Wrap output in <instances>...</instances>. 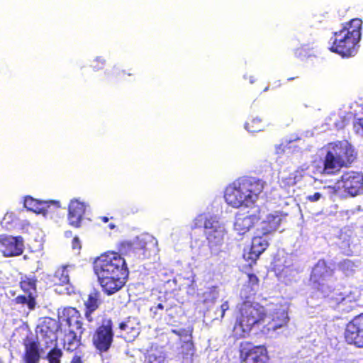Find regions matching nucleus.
<instances>
[{
	"label": "nucleus",
	"mask_w": 363,
	"mask_h": 363,
	"mask_svg": "<svg viewBox=\"0 0 363 363\" xmlns=\"http://www.w3.org/2000/svg\"><path fill=\"white\" fill-rule=\"evenodd\" d=\"M94 269L102 291L108 296L120 291L129 274L124 257L116 251H107L96 257Z\"/></svg>",
	"instance_id": "f257e3e1"
},
{
	"label": "nucleus",
	"mask_w": 363,
	"mask_h": 363,
	"mask_svg": "<svg viewBox=\"0 0 363 363\" xmlns=\"http://www.w3.org/2000/svg\"><path fill=\"white\" fill-rule=\"evenodd\" d=\"M61 328L60 321L50 318L44 317L36 328V333L43 342L40 348V342L33 337L30 330L23 329L25 334L22 338L24 352L22 356L23 363H40L41 352L48 350L58 342V332Z\"/></svg>",
	"instance_id": "f03ea898"
},
{
	"label": "nucleus",
	"mask_w": 363,
	"mask_h": 363,
	"mask_svg": "<svg viewBox=\"0 0 363 363\" xmlns=\"http://www.w3.org/2000/svg\"><path fill=\"white\" fill-rule=\"evenodd\" d=\"M265 182L252 177H240L229 184L225 190L226 203L233 208L253 205L263 191Z\"/></svg>",
	"instance_id": "7ed1b4c3"
},
{
	"label": "nucleus",
	"mask_w": 363,
	"mask_h": 363,
	"mask_svg": "<svg viewBox=\"0 0 363 363\" xmlns=\"http://www.w3.org/2000/svg\"><path fill=\"white\" fill-rule=\"evenodd\" d=\"M323 151V165L316 167V172L323 175H336L356 159L354 149L347 140L329 143Z\"/></svg>",
	"instance_id": "20e7f679"
},
{
	"label": "nucleus",
	"mask_w": 363,
	"mask_h": 363,
	"mask_svg": "<svg viewBox=\"0 0 363 363\" xmlns=\"http://www.w3.org/2000/svg\"><path fill=\"white\" fill-rule=\"evenodd\" d=\"M362 26V20L357 18L344 23L340 30L333 33L330 50L342 57H354L358 51Z\"/></svg>",
	"instance_id": "39448f33"
},
{
	"label": "nucleus",
	"mask_w": 363,
	"mask_h": 363,
	"mask_svg": "<svg viewBox=\"0 0 363 363\" xmlns=\"http://www.w3.org/2000/svg\"><path fill=\"white\" fill-rule=\"evenodd\" d=\"M267 313L257 303L245 301L237 306L235 322L233 332L238 338L250 335L253 327L265 323Z\"/></svg>",
	"instance_id": "423d86ee"
},
{
	"label": "nucleus",
	"mask_w": 363,
	"mask_h": 363,
	"mask_svg": "<svg viewBox=\"0 0 363 363\" xmlns=\"http://www.w3.org/2000/svg\"><path fill=\"white\" fill-rule=\"evenodd\" d=\"M201 227L204 228V234L211 247L222 244L224 230L216 217L199 215L194 220L192 228Z\"/></svg>",
	"instance_id": "0eeeda50"
},
{
	"label": "nucleus",
	"mask_w": 363,
	"mask_h": 363,
	"mask_svg": "<svg viewBox=\"0 0 363 363\" xmlns=\"http://www.w3.org/2000/svg\"><path fill=\"white\" fill-rule=\"evenodd\" d=\"M334 275L335 269L322 259L313 267L309 281L318 290L325 292L332 289L331 284L336 280Z\"/></svg>",
	"instance_id": "6e6552de"
},
{
	"label": "nucleus",
	"mask_w": 363,
	"mask_h": 363,
	"mask_svg": "<svg viewBox=\"0 0 363 363\" xmlns=\"http://www.w3.org/2000/svg\"><path fill=\"white\" fill-rule=\"evenodd\" d=\"M113 338V321L109 318H104L92 335V345L100 354L105 353L111 347Z\"/></svg>",
	"instance_id": "1a4fd4ad"
},
{
	"label": "nucleus",
	"mask_w": 363,
	"mask_h": 363,
	"mask_svg": "<svg viewBox=\"0 0 363 363\" xmlns=\"http://www.w3.org/2000/svg\"><path fill=\"white\" fill-rule=\"evenodd\" d=\"M337 184L345 192L355 196L363 190V174L355 171L345 172L337 181Z\"/></svg>",
	"instance_id": "9d476101"
},
{
	"label": "nucleus",
	"mask_w": 363,
	"mask_h": 363,
	"mask_svg": "<svg viewBox=\"0 0 363 363\" xmlns=\"http://www.w3.org/2000/svg\"><path fill=\"white\" fill-rule=\"evenodd\" d=\"M0 251L4 257L21 255L24 251V240L22 236L0 235Z\"/></svg>",
	"instance_id": "9b49d317"
},
{
	"label": "nucleus",
	"mask_w": 363,
	"mask_h": 363,
	"mask_svg": "<svg viewBox=\"0 0 363 363\" xmlns=\"http://www.w3.org/2000/svg\"><path fill=\"white\" fill-rule=\"evenodd\" d=\"M345 338L349 344L363 347V313L347 324Z\"/></svg>",
	"instance_id": "f8f14e48"
},
{
	"label": "nucleus",
	"mask_w": 363,
	"mask_h": 363,
	"mask_svg": "<svg viewBox=\"0 0 363 363\" xmlns=\"http://www.w3.org/2000/svg\"><path fill=\"white\" fill-rule=\"evenodd\" d=\"M81 346V335L77 337L76 333L70 330L63 344L64 350L66 352L74 353L70 363H84L85 353L82 351Z\"/></svg>",
	"instance_id": "ddd939ff"
},
{
	"label": "nucleus",
	"mask_w": 363,
	"mask_h": 363,
	"mask_svg": "<svg viewBox=\"0 0 363 363\" xmlns=\"http://www.w3.org/2000/svg\"><path fill=\"white\" fill-rule=\"evenodd\" d=\"M69 328H74L79 330L82 335L85 330L83 328L82 317L81 313L74 307H64L60 313H59V320Z\"/></svg>",
	"instance_id": "4468645a"
},
{
	"label": "nucleus",
	"mask_w": 363,
	"mask_h": 363,
	"mask_svg": "<svg viewBox=\"0 0 363 363\" xmlns=\"http://www.w3.org/2000/svg\"><path fill=\"white\" fill-rule=\"evenodd\" d=\"M288 321V313L284 309L275 310L269 315H267L265 323L262 324L263 326L261 332L264 335H269L277 329L285 327Z\"/></svg>",
	"instance_id": "2eb2a0df"
},
{
	"label": "nucleus",
	"mask_w": 363,
	"mask_h": 363,
	"mask_svg": "<svg viewBox=\"0 0 363 363\" xmlns=\"http://www.w3.org/2000/svg\"><path fill=\"white\" fill-rule=\"evenodd\" d=\"M262 211L257 209L254 213H240L235 217L234 229L239 235H244L262 219Z\"/></svg>",
	"instance_id": "dca6fc26"
},
{
	"label": "nucleus",
	"mask_w": 363,
	"mask_h": 363,
	"mask_svg": "<svg viewBox=\"0 0 363 363\" xmlns=\"http://www.w3.org/2000/svg\"><path fill=\"white\" fill-rule=\"evenodd\" d=\"M269 242L263 238V235L257 234L252 240L249 251L244 253L243 257L252 266L256 264L259 256L267 250Z\"/></svg>",
	"instance_id": "f3484780"
},
{
	"label": "nucleus",
	"mask_w": 363,
	"mask_h": 363,
	"mask_svg": "<svg viewBox=\"0 0 363 363\" xmlns=\"http://www.w3.org/2000/svg\"><path fill=\"white\" fill-rule=\"evenodd\" d=\"M24 207L28 211H33L35 213L46 214L50 211V208L53 206L55 208L60 207V201H40L33 198L30 196H27L24 199Z\"/></svg>",
	"instance_id": "a211bd4d"
},
{
	"label": "nucleus",
	"mask_w": 363,
	"mask_h": 363,
	"mask_svg": "<svg viewBox=\"0 0 363 363\" xmlns=\"http://www.w3.org/2000/svg\"><path fill=\"white\" fill-rule=\"evenodd\" d=\"M121 336L128 342L133 341L140 333V321L138 318L129 316L118 325Z\"/></svg>",
	"instance_id": "6ab92c4d"
},
{
	"label": "nucleus",
	"mask_w": 363,
	"mask_h": 363,
	"mask_svg": "<svg viewBox=\"0 0 363 363\" xmlns=\"http://www.w3.org/2000/svg\"><path fill=\"white\" fill-rule=\"evenodd\" d=\"M85 212L86 205L84 203L77 199H72L68 206L69 224L74 228H79Z\"/></svg>",
	"instance_id": "aec40b11"
},
{
	"label": "nucleus",
	"mask_w": 363,
	"mask_h": 363,
	"mask_svg": "<svg viewBox=\"0 0 363 363\" xmlns=\"http://www.w3.org/2000/svg\"><path fill=\"white\" fill-rule=\"evenodd\" d=\"M281 220L282 218L279 212L269 213L259 223L256 228V233L262 235H268L279 228Z\"/></svg>",
	"instance_id": "412c9836"
},
{
	"label": "nucleus",
	"mask_w": 363,
	"mask_h": 363,
	"mask_svg": "<svg viewBox=\"0 0 363 363\" xmlns=\"http://www.w3.org/2000/svg\"><path fill=\"white\" fill-rule=\"evenodd\" d=\"M102 301L101 298V293L96 289H93L88 294L87 299L84 301V317L89 323H93V313L101 306Z\"/></svg>",
	"instance_id": "4be33fe9"
},
{
	"label": "nucleus",
	"mask_w": 363,
	"mask_h": 363,
	"mask_svg": "<svg viewBox=\"0 0 363 363\" xmlns=\"http://www.w3.org/2000/svg\"><path fill=\"white\" fill-rule=\"evenodd\" d=\"M157 244V240L150 235H143L137 236L133 240L134 252H142L143 255L147 251H150Z\"/></svg>",
	"instance_id": "5701e85b"
},
{
	"label": "nucleus",
	"mask_w": 363,
	"mask_h": 363,
	"mask_svg": "<svg viewBox=\"0 0 363 363\" xmlns=\"http://www.w3.org/2000/svg\"><path fill=\"white\" fill-rule=\"evenodd\" d=\"M49 280L53 286H66L69 284V275L67 266L58 267L54 274L50 276Z\"/></svg>",
	"instance_id": "b1692460"
},
{
	"label": "nucleus",
	"mask_w": 363,
	"mask_h": 363,
	"mask_svg": "<svg viewBox=\"0 0 363 363\" xmlns=\"http://www.w3.org/2000/svg\"><path fill=\"white\" fill-rule=\"evenodd\" d=\"M37 279L35 277L23 276L21 278L20 287L26 294L34 295L36 292Z\"/></svg>",
	"instance_id": "393cba45"
},
{
	"label": "nucleus",
	"mask_w": 363,
	"mask_h": 363,
	"mask_svg": "<svg viewBox=\"0 0 363 363\" xmlns=\"http://www.w3.org/2000/svg\"><path fill=\"white\" fill-rule=\"evenodd\" d=\"M44 359L48 363H62V358L63 357V352L61 348L58 347L57 344L52 345L50 347Z\"/></svg>",
	"instance_id": "a878e982"
},
{
	"label": "nucleus",
	"mask_w": 363,
	"mask_h": 363,
	"mask_svg": "<svg viewBox=\"0 0 363 363\" xmlns=\"http://www.w3.org/2000/svg\"><path fill=\"white\" fill-rule=\"evenodd\" d=\"M245 126L247 131L257 133L264 130V123L262 118L256 117L248 120Z\"/></svg>",
	"instance_id": "bb28decb"
},
{
	"label": "nucleus",
	"mask_w": 363,
	"mask_h": 363,
	"mask_svg": "<svg viewBox=\"0 0 363 363\" xmlns=\"http://www.w3.org/2000/svg\"><path fill=\"white\" fill-rule=\"evenodd\" d=\"M15 301L18 304L27 305L30 310H33L36 305L34 295L31 294H27V296L19 295L15 298Z\"/></svg>",
	"instance_id": "cd10ccee"
},
{
	"label": "nucleus",
	"mask_w": 363,
	"mask_h": 363,
	"mask_svg": "<svg viewBox=\"0 0 363 363\" xmlns=\"http://www.w3.org/2000/svg\"><path fill=\"white\" fill-rule=\"evenodd\" d=\"M144 363H166L165 357L161 352H152L145 356Z\"/></svg>",
	"instance_id": "c85d7f7f"
},
{
	"label": "nucleus",
	"mask_w": 363,
	"mask_h": 363,
	"mask_svg": "<svg viewBox=\"0 0 363 363\" xmlns=\"http://www.w3.org/2000/svg\"><path fill=\"white\" fill-rule=\"evenodd\" d=\"M133 73L121 69L118 67H114L111 72V77L116 82H121L125 80L126 76H132Z\"/></svg>",
	"instance_id": "c756f323"
},
{
	"label": "nucleus",
	"mask_w": 363,
	"mask_h": 363,
	"mask_svg": "<svg viewBox=\"0 0 363 363\" xmlns=\"http://www.w3.org/2000/svg\"><path fill=\"white\" fill-rule=\"evenodd\" d=\"M117 249L119 255H127L130 252H134L133 250V240L132 241H122L117 245Z\"/></svg>",
	"instance_id": "7c9ffc66"
},
{
	"label": "nucleus",
	"mask_w": 363,
	"mask_h": 363,
	"mask_svg": "<svg viewBox=\"0 0 363 363\" xmlns=\"http://www.w3.org/2000/svg\"><path fill=\"white\" fill-rule=\"evenodd\" d=\"M105 60L101 57H96L91 64V67L94 71H99L104 68Z\"/></svg>",
	"instance_id": "2f4dec72"
},
{
	"label": "nucleus",
	"mask_w": 363,
	"mask_h": 363,
	"mask_svg": "<svg viewBox=\"0 0 363 363\" xmlns=\"http://www.w3.org/2000/svg\"><path fill=\"white\" fill-rule=\"evenodd\" d=\"M172 333L179 336V337H191V330L185 328L173 329Z\"/></svg>",
	"instance_id": "473e14b6"
},
{
	"label": "nucleus",
	"mask_w": 363,
	"mask_h": 363,
	"mask_svg": "<svg viewBox=\"0 0 363 363\" xmlns=\"http://www.w3.org/2000/svg\"><path fill=\"white\" fill-rule=\"evenodd\" d=\"M247 277H248V281H247L248 285L252 290H254L255 288L257 287L259 285V278L254 274H248Z\"/></svg>",
	"instance_id": "72a5a7b5"
},
{
	"label": "nucleus",
	"mask_w": 363,
	"mask_h": 363,
	"mask_svg": "<svg viewBox=\"0 0 363 363\" xmlns=\"http://www.w3.org/2000/svg\"><path fill=\"white\" fill-rule=\"evenodd\" d=\"M322 196V194L319 192H315L313 195H309L306 197V199L311 202H315L318 201Z\"/></svg>",
	"instance_id": "f704fd0d"
},
{
	"label": "nucleus",
	"mask_w": 363,
	"mask_h": 363,
	"mask_svg": "<svg viewBox=\"0 0 363 363\" xmlns=\"http://www.w3.org/2000/svg\"><path fill=\"white\" fill-rule=\"evenodd\" d=\"M72 247L73 249L74 250H80L81 249V242L79 239V238L77 237H74L73 239H72Z\"/></svg>",
	"instance_id": "c9c22d12"
},
{
	"label": "nucleus",
	"mask_w": 363,
	"mask_h": 363,
	"mask_svg": "<svg viewBox=\"0 0 363 363\" xmlns=\"http://www.w3.org/2000/svg\"><path fill=\"white\" fill-rule=\"evenodd\" d=\"M163 309H164L163 304L160 303L157 306L151 307L150 308V311L153 314L156 315L157 313L158 310H163Z\"/></svg>",
	"instance_id": "e433bc0d"
},
{
	"label": "nucleus",
	"mask_w": 363,
	"mask_h": 363,
	"mask_svg": "<svg viewBox=\"0 0 363 363\" xmlns=\"http://www.w3.org/2000/svg\"><path fill=\"white\" fill-rule=\"evenodd\" d=\"M221 309V318H223L226 311L229 309V305L228 301L223 302L220 306Z\"/></svg>",
	"instance_id": "4c0bfd02"
},
{
	"label": "nucleus",
	"mask_w": 363,
	"mask_h": 363,
	"mask_svg": "<svg viewBox=\"0 0 363 363\" xmlns=\"http://www.w3.org/2000/svg\"><path fill=\"white\" fill-rule=\"evenodd\" d=\"M340 266L341 267H351L353 266V262L350 260L345 259L340 263Z\"/></svg>",
	"instance_id": "58836bf2"
},
{
	"label": "nucleus",
	"mask_w": 363,
	"mask_h": 363,
	"mask_svg": "<svg viewBox=\"0 0 363 363\" xmlns=\"http://www.w3.org/2000/svg\"><path fill=\"white\" fill-rule=\"evenodd\" d=\"M347 300L345 298H342L341 299V301L338 303V306L339 307L342 309V310H344V306L347 303Z\"/></svg>",
	"instance_id": "ea45409f"
},
{
	"label": "nucleus",
	"mask_w": 363,
	"mask_h": 363,
	"mask_svg": "<svg viewBox=\"0 0 363 363\" xmlns=\"http://www.w3.org/2000/svg\"><path fill=\"white\" fill-rule=\"evenodd\" d=\"M356 125L361 128L363 130V117L358 120V121L356 123Z\"/></svg>",
	"instance_id": "a19ab883"
},
{
	"label": "nucleus",
	"mask_w": 363,
	"mask_h": 363,
	"mask_svg": "<svg viewBox=\"0 0 363 363\" xmlns=\"http://www.w3.org/2000/svg\"><path fill=\"white\" fill-rule=\"evenodd\" d=\"M303 48H299L296 50V54L301 56L302 55Z\"/></svg>",
	"instance_id": "79ce46f5"
},
{
	"label": "nucleus",
	"mask_w": 363,
	"mask_h": 363,
	"mask_svg": "<svg viewBox=\"0 0 363 363\" xmlns=\"http://www.w3.org/2000/svg\"><path fill=\"white\" fill-rule=\"evenodd\" d=\"M100 219L104 222V223H107L109 220V218L106 216H102L100 218Z\"/></svg>",
	"instance_id": "37998d69"
},
{
	"label": "nucleus",
	"mask_w": 363,
	"mask_h": 363,
	"mask_svg": "<svg viewBox=\"0 0 363 363\" xmlns=\"http://www.w3.org/2000/svg\"><path fill=\"white\" fill-rule=\"evenodd\" d=\"M248 79L250 83H254L256 80V79L253 76H249Z\"/></svg>",
	"instance_id": "c03bdc74"
},
{
	"label": "nucleus",
	"mask_w": 363,
	"mask_h": 363,
	"mask_svg": "<svg viewBox=\"0 0 363 363\" xmlns=\"http://www.w3.org/2000/svg\"><path fill=\"white\" fill-rule=\"evenodd\" d=\"M108 227L110 229H114L116 228V225L113 223H110L108 225Z\"/></svg>",
	"instance_id": "a18cd8bd"
},
{
	"label": "nucleus",
	"mask_w": 363,
	"mask_h": 363,
	"mask_svg": "<svg viewBox=\"0 0 363 363\" xmlns=\"http://www.w3.org/2000/svg\"><path fill=\"white\" fill-rule=\"evenodd\" d=\"M297 78H298V77H289V78H288V81H291V80H294V79H297Z\"/></svg>",
	"instance_id": "49530a36"
},
{
	"label": "nucleus",
	"mask_w": 363,
	"mask_h": 363,
	"mask_svg": "<svg viewBox=\"0 0 363 363\" xmlns=\"http://www.w3.org/2000/svg\"><path fill=\"white\" fill-rule=\"evenodd\" d=\"M267 90H269V86H267V87H265V88L264 89V91H267Z\"/></svg>",
	"instance_id": "de8ad7c7"
},
{
	"label": "nucleus",
	"mask_w": 363,
	"mask_h": 363,
	"mask_svg": "<svg viewBox=\"0 0 363 363\" xmlns=\"http://www.w3.org/2000/svg\"><path fill=\"white\" fill-rule=\"evenodd\" d=\"M0 363H3L1 359H0Z\"/></svg>",
	"instance_id": "09e8293b"
}]
</instances>
